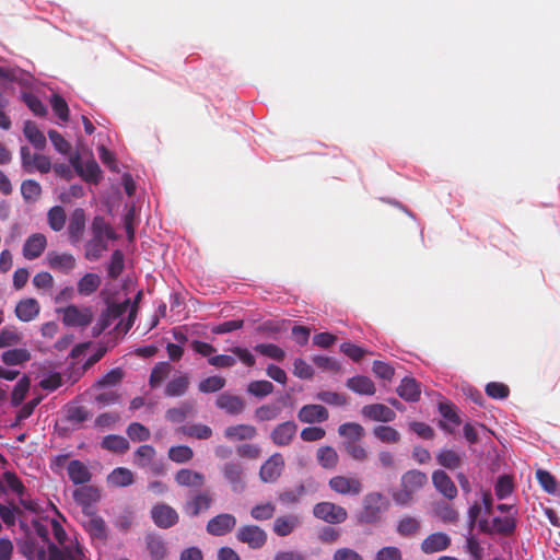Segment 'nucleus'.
Segmentation results:
<instances>
[{"instance_id":"1","label":"nucleus","mask_w":560,"mask_h":560,"mask_svg":"<svg viewBox=\"0 0 560 560\" xmlns=\"http://www.w3.org/2000/svg\"><path fill=\"white\" fill-rule=\"evenodd\" d=\"M92 237L85 244L84 257L90 261L101 258L108 248V241L115 240L116 234L103 217H95L92 222Z\"/></svg>"},{"instance_id":"2","label":"nucleus","mask_w":560,"mask_h":560,"mask_svg":"<svg viewBox=\"0 0 560 560\" xmlns=\"http://www.w3.org/2000/svg\"><path fill=\"white\" fill-rule=\"evenodd\" d=\"M427 483V474L418 469H410L402 474L400 488L392 492V498L397 505L407 506L413 502L416 494Z\"/></svg>"},{"instance_id":"3","label":"nucleus","mask_w":560,"mask_h":560,"mask_svg":"<svg viewBox=\"0 0 560 560\" xmlns=\"http://www.w3.org/2000/svg\"><path fill=\"white\" fill-rule=\"evenodd\" d=\"M51 530L58 544L63 546V549L58 548L55 544L48 545V559L49 560H83L84 553L81 546L75 542L65 545L67 533L60 523L56 520L50 521Z\"/></svg>"},{"instance_id":"4","label":"nucleus","mask_w":560,"mask_h":560,"mask_svg":"<svg viewBox=\"0 0 560 560\" xmlns=\"http://www.w3.org/2000/svg\"><path fill=\"white\" fill-rule=\"evenodd\" d=\"M388 501L381 492H370L363 498L359 522L375 524L381 521L382 514L387 510Z\"/></svg>"},{"instance_id":"5","label":"nucleus","mask_w":560,"mask_h":560,"mask_svg":"<svg viewBox=\"0 0 560 560\" xmlns=\"http://www.w3.org/2000/svg\"><path fill=\"white\" fill-rule=\"evenodd\" d=\"M215 501L214 493L209 489L195 490L189 493L183 504L184 513L189 517H197L208 512Z\"/></svg>"},{"instance_id":"6","label":"nucleus","mask_w":560,"mask_h":560,"mask_svg":"<svg viewBox=\"0 0 560 560\" xmlns=\"http://www.w3.org/2000/svg\"><path fill=\"white\" fill-rule=\"evenodd\" d=\"M313 514L316 518L329 524H339L347 520V510L332 502L324 501L314 505Z\"/></svg>"},{"instance_id":"7","label":"nucleus","mask_w":560,"mask_h":560,"mask_svg":"<svg viewBox=\"0 0 560 560\" xmlns=\"http://www.w3.org/2000/svg\"><path fill=\"white\" fill-rule=\"evenodd\" d=\"M328 487L331 491L348 497H357L363 491V483L359 478L343 475L331 477Z\"/></svg>"},{"instance_id":"8","label":"nucleus","mask_w":560,"mask_h":560,"mask_svg":"<svg viewBox=\"0 0 560 560\" xmlns=\"http://www.w3.org/2000/svg\"><path fill=\"white\" fill-rule=\"evenodd\" d=\"M156 451L152 445H140L133 453V464L140 468H149L154 475H163L164 466L155 460Z\"/></svg>"},{"instance_id":"9","label":"nucleus","mask_w":560,"mask_h":560,"mask_svg":"<svg viewBox=\"0 0 560 560\" xmlns=\"http://www.w3.org/2000/svg\"><path fill=\"white\" fill-rule=\"evenodd\" d=\"M62 313V323L69 327H86L93 319V313L90 306L79 307L74 304L60 310Z\"/></svg>"},{"instance_id":"10","label":"nucleus","mask_w":560,"mask_h":560,"mask_svg":"<svg viewBox=\"0 0 560 560\" xmlns=\"http://www.w3.org/2000/svg\"><path fill=\"white\" fill-rule=\"evenodd\" d=\"M130 300L126 299L121 303L108 304L106 310L101 314L97 324L93 327V335L98 336L107 329L114 320L121 317L129 308Z\"/></svg>"},{"instance_id":"11","label":"nucleus","mask_w":560,"mask_h":560,"mask_svg":"<svg viewBox=\"0 0 560 560\" xmlns=\"http://www.w3.org/2000/svg\"><path fill=\"white\" fill-rule=\"evenodd\" d=\"M22 167L26 173L38 171L46 174L51 168L50 159L43 154H31L28 147L23 145L20 150Z\"/></svg>"},{"instance_id":"12","label":"nucleus","mask_w":560,"mask_h":560,"mask_svg":"<svg viewBox=\"0 0 560 560\" xmlns=\"http://www.w3.org/2000/svg\"><path fill=\"white\" fill-rule=\"evenodd\" d=\"M221 471L233 492L242 493L245 490V472L241 463L228 462L222 466Z\"/></svg>"},{"instance_id":"13","label":"nucleus","mask_w":560,"mask_h":560,"mask_svg":"<svg viewBox=\"0 0 560 560\" xmlns=\"http://www.w3.org/2000/svg\"><path fill=\"white\" fill-rule=\"evenodd\" d=\"M236 538L252 549H260L267 542L266 532L253 524L241 526L236 533Z\"/></svg>"},{"instance_id":"14","label":"nucleus","mask_w":560,"mask_h":560,"mask_svg":"<svg viewBox=\"0 0 560 560\" xmlns=\"http://www.w3.org/2000/svg\"><path fill=\"white\" fill-rule=\"evenodd\" d=\"M151 518L159 528L167 529L178 523L179 515L173 506L158 503L151 509Z\"/></svg>"},{"instance_id":"15","label":"nucleus","mask_w":560,"mask_h":560,"mask_svg":"<svg viewBox=\"0 0 560 560\" xmlns=\"http://www.w3.org/2000/svg\"><path fill=\"white\" fill-rule=\"evenodd\" d=\"M236 526V517L231 513H220L211 517L206 525V530L212 536H224Z\"/></svg>"},{"instance_id":"16","label":"nucleus","mask_w":560,"mask_h":560,"mask_svg":"<svg viewBox=\"0 0 560 560\" xmlns=\"http://www.w3.org/2000/svg\"><path fill=\"white\" fill-rule=\"evenodd\" d=\"M46 264L54 271L68 275L77 267V259L70 253L50 250L46 255Z\"/></svg>"},{"instance_id":"17","label":"nucleus","mask_w":560,"mask_h":560,"mask_svg":"<svg viewBox=\"0 0 560 560\" xmlns=\"http://www.w3.org/2000/svg\"><path fill=\"white\" fill-rule=\"evenodd\" d=\"M283 468L282 455L275 453L261 465L259 477L264 482H275L281 476Z\"/></svg>"},{"instance_id":"18","label":"nucleus","mask_w":560,"mask_h":560,"mask_svg":"<svg viewBox=\"0 0 560 560\" xmlns=\"http://www.w3.org/2000/svg\"><path fill=\"white\" fill-rule=\"evenodd\" d=\"M451 546V537L443 532L428 535L421 542L420 549L425 555L441 552Z\"/></svg>"},{"instance_id":"19","label":"nucleus","mask_w":560,"mask_h":560,"mask_svg":"<svg viewBox=\"0 0 560 560\" xmlns=\"http://www.w3.org/2000/svg\"><path fill=\"white\" fill-rule=\"evenodd\" d=\"M296 432L298 425L294 421H284L271 431L270 439L277 446H288L295 438Z\"/></svg>"},{"instance_id":"20","label":"nucleus","mask_w":560,"mask_h":560,"mask_svg":"<svg viewBox=\"0 0 560 560\" xmlns=\"http://www.w3.org/2000/svg\"><path fill=\"white\" fill-rule=\"evenodd\" d=\"M361 413L364 418L377 422H392L396 419V412L384 404L365 405Z\"/></svg>"},{"instance_id":"21","label":"nucleus","mask_w":560,"mask_h":560,"mask_svg":"<svg viewBox=\"0 0 560 560\" xmlns=\"http://www.w3.org/2000/svg\"><path fill=\"white\" fill-rule=\"evenodd\" d=\"M47 247V238L43 233L31 234L22 248L24 258L33 260L42 256Z\"/></svg>"},{"instance_id":"22","label":"nucleus","mask_w":560,"mask_h":560,"mask_svg":"<svg viewBox=\"0 0 560 560\" xmlns=\"http://www.w3.org/2000/svg\"><path fill=\"white\" fill-rule=\"evenodd\" d=\"M174 480L179 487L197 488V490H200L206 483V477L202 472L189 468L177 470Z\"/></svg>"},{"instance_id":"23","label":"nucleus","mask_w":560,"mask_h":560,"mask_svg":"<svg viewBox=\"0 0 560 560\" xmlns=\"http://www.w3.org/2000/svg\"><path fill=\"white\" fill-rule=\"evenodd\" d=\"M432 483L438 492L448 500L457 497V488L451 477L444 470H435L432 474Z\"/></svg>"},{"instance_id":"24","label":"nucleus","mask_w":560,"mask_h":560,"mask_svg":"<svg viewBox=\"0 0 560 560\" xmlns=\"http://www.w3.org/2000/svg\"><path fill=\"white\" fill-rule=\"evenodd\" d=\"M85 231V212L82 208H77L71 213L69 225H68V234L71 244H78L84 234Z\"/></svg>"},{"instance_id":"25","label":"nucleus","mask_w":560,"mask_h":560,"mask_svg":"<svg viewBox=\"0 0 560 560\" xmlns=\"http://www.w3.org/2000/svg\"><path fill=\"white\" fill-rule=\"evenodd\" d=\"M215 406L229 415H240L245 409V401L242 397L230 393H222L217 397Z\"/></svg>"},{"instance_id":"26","label":"nucleus","mask_w":560,"mask_h":560,"mask_svg":"<svg viewBox=\"0 0 560 560\" xmlns=\"http://www.w3.org/2000/svg\"><path fill=\"white\" fill-rule=\"evenodd\" d=\"M328 417V410L322 405H305L298 413L299 420L304 423L323 422Z\"/></svg>"},{"instance_id":"27","label":"nucleus","mask_w":560,"mask_h":560,"mask_svg":"<svg viewBox=\"0 0 560 560\" xmlns=\"http://www.w3.org/2000/svg\"><path fill=\"white\" fill-rule=\"evenodd\" d=\"M40 311V305L36 299L27 298L18 302L15 306V315L22 322H31L35 319Z\"/></svg>"},{"instance_id":"28","label":"nucleus","mask_w":560,"mask_h":560,"mask_svg":"<svg viewBox=\"0 0 560 560\" xmlns=\"http://www.w3.org/2000/svg\"><path fill=\"white\" fill-rule=\"evenodd\" d=\"M464 457V453H458L451 448H442L436 454V462L446 469L456 470L463 466Z\"/></svg>"},{"instance_id":"29","label":"nucleus","mask_w":560,"mask_h":560,"mask_svg":"<svg viewBox=\"0 0 560 560\" xmlns=\"http://www.w3.org/2000/svg\"><path fill=\"white\" fill-rule=\"evenodd\" d=\"M68 476L74 485H84L92 478V474L85 464L81 460L73 459L69 462L67 467Z\"/></svg>"},{"instance_id":"30","label":"nucleus","mask_w":560,"mask_h":560,"mask_svg":"<svg viewBox=\"0 0 560 560\" xmlns=\"http://www.w3.org/2000/svg\"><path fill=\"white\" fill-rule=\"evenodd\" d=\"M256 434L257 430L252 424H236L224 430V436L230 441L252 440Z\"/></svg>"},{"instance_id":"31","label":"nucleus","mask_w":560,"mask_h":560,"mask_svg":"<svg viewBox=\"0 0 560 560\" xmlns=\"http://www.w3.org/2000/svg\"><path fill=\"white\" fill-rule=\"evenodd\" d=\"M189 385L190 378L188 375L178 374L166 384L164 394L167 397H180L187 393Z\"/></svg>"},{"instance_id":"32","label":"nucleus","mask_w":560,"mask_h":560,"mask_svg":"<svg viewBox=\"0 0 560 560\" xmlns=\"http://www.w3.org/2000/svg\"><path fill=\"white\" fill-rule=\"evenodd\" d=\"M346 385L350 390L359 395H374L376 390L373 381L364 375L350 377Z\"/></svg>"},{"instance_id":"33","label":"nucleus","mask_w":560,"mask_h":560,"mask_svg":"<svg viewBox=\"0 0 560 560\" xmlns=\"http://www.w3.org/2000/svg\"><path fill=\"white\" fill-rule=\"evenodd\" d=\"M397 394L406 401H418L421 395L419 383L412 377H404Z\"/></svg>"},{"instance_id":"34","label":"nucleus","mask_w":560,"mask_h":560,"mask_svg":"<svg viewBox=\"0 0 560 560\" xmlns=\"http://www.w3.org/2000/svg\"><path fill=\"white\" fill-rule=\"evenodd\" d=\"M73 499L79 505L86 509L100 499V493L92 486H82L73 491Z\"/></svg>"},{"instance_id":"35","label":"nucleus","mask_w":560,"mask_h":560,"mask_svg":"<svg viewBox=\"0 0 560 560\" xmlns=\"http://www.w3.org/2000/svg\"><path fill=\"white\" fill-rule=\"evenodd\" d=\"M101 284V277L96 273L89 272L79 279L77 290L80 295L89 296L96 292Z\"/></svg>"},{"instance_id":"36","label":"nucleus","mask_w":560,"mask_h":560,"mask_svg":"<svg viewBox=\"0 0 560 560\" xmlns=\"http://www.w3.org/2000/svg\"><path fill=\"white\" fill-rule=\"evenodd\" d=\"M300 525L299 516L294 514L277 517L273 523V532L280 537L290 535Z\"/></svg>"},{"instance_id":"37","label":"nucleus","mask_w":560,"mask_h":560,"mask_svg":"<svg viewBox=\"0 0 560 560\" xmlns=\"http://www.w3.org/2000/svg\"><path fill=\"white\" fill-rule=\"evenodd\" d=\"M23 133L25 138L34 145L37 150H44L46 148V137L38 129L36 122L27 120L24 124Z\"/></svg>"},{"instance_id":"38","label":"nucleus","mask_w":560,"mask_h":560,"mask_svg":"<svg viewBox=\"0 0 560 560\" xmlns=\"http://www.w3.org/2000/svg\"><path fill=\"white\" fill-rule=\"evenodd\" d=\"M316 459L324 469H335L339 462V455L331 446H320L316 452Z\"/></svg>"},{"instance_id":"39","label":"nucleus","mask_w":560,"mask_h":560,"mask_svg":"<svg viewBox=\"0 0 560 560\" xmlns=\"http://www.w3.org/2000/svg\"><path fill=\"white\" fill-rule=\"evenodd\" d=\"M101 446L113 453L124 454L130 445L126 438L116 434H109L103 438Z\"/></svg>"},{"instance_id":"40","label":"nucleus","mask_w":560,"mask_h":560,"mask_svg":"<svg viewBox=\"0 0 560 560\" xmlns=\"http://www.w3.org/2000/svg\"><path fill=\"white\" fill-rule=\"evenodd\" d=\"M338 433L347 440L346 442L354 443L364 438L365 430L360 423L346 422L339 425Z\"/></svg>"},{"instance_id":"41","label":"nucleus","mask_w":560,"mask_h":560,"mask_svg":"<svg viewBox=\"0 0 560 560\" xmlns=\"http://www.w3.org/2000/svg\"><path fill=\"white\" fill-rule=\"evenodd\" d=\"M194 411V405L189 401H184L178 407L167 409L165 418L170 422L182 423L188 416L192 415Z\"/></svg>"},{"instance_id":"42","label":"nucleus","mask_w":560,"mask_h":560,"mask_svg":"<svg viewBox=\"0 0 560 560\" xmlns=\"http://www.w3.org/2000/svg\"><path fill=\"white\" fill-rule=\"evenodd\" d=\"M1 360L7 365L23 364L31 360V353L24 348H14L4 351L1 354Z\"/></svg>"},{"instance_id":"43","label":"nucleus","mask_w":560,"mask_h":560,"mask_svg":"<svg viewBox=\"0 0 560 560\" xmlns=\"http://www.w3.org/2000/svg\"><path fill=\"white\" fill-rule=\"evenodd\" d=\"M177 432L198 440H208L212 436V429L209 425L201 423L182 425L177 429Z\"/></svg>"},{"instance_id":"44","label":"nucleus","mask_w":560,"mask_h":560,"mask_svg":"<svg viewBox=\"0 0 560 560\" xmlns=\"http://www.w3.org/2000/svg\"><path fill=\"white\" fill-rule=\"evenodd\" d=\"M421 528V523L413 516H405L397 524V533L402 537H413Z\"/></svg>"},{"instance_id":"45","label":"nucleus","mask_w":560,"mask_h":560,"mask_svg":"<svg viewBox=\"0 0 560 560\" xmlns=\"http://www.w3.org/2000/svg\"><path fill=\"white\" fill-rule=\"evenodd\" d=\"M108 482L116 487H127L133 483L135 478L131 470L125 467L115 468L107 478Z\"/></svg>"},{"instance_id":"46","label":"nucleus","mask_w":560,"mask_h":560,"mask_svg":"<svg viewBox=\"0 0 560 560\" xmlns=\"http://www.w3.org/2000/svg\"><path fill=\"white\" fill-rule=\"evenodd\" d=\"M172 365L168 362H159L151 371L149 385L151 388L159 387L170 375Z\"/></svg>"},{"instance_id":"47","label":"nucleus","mask_w":560,"mask_h":560,"mask_svg":"<svg viewBox=\"0 0 560 560\" xmlns=\"http://www.w3.org/2000/svg\"><path fill=\"white\" fill-rule=\"evenodd\" d=\"M78 175L88 183L97 184L101 179V168L97 162L92 158L83 163L81 172Z\"/></svg>"},{"instance_id":"48","label":"nucleus","mask_w":560,"mask_h":560,"mask_svg":"<svg viewBox=\"0 0 560 560\" xmlns=\"http://www.w3.org/2000/svg\"><path fill=\"white\" fill-rule=\"evenodd\" d=\"M66 220V211L61 206H54L47 212V223L55 232H59L65 228Z\"/></svg>"},{"instance_id":"49","label":"nucleus","mask_w":560,"mask_h":560,"mask_svg":"<svg viewBox=\"0 0 560 560\" xmlns=\"http://www.w3.org/2000/svg\"><path fill=\"white\" fill-rule=\"evenodd\" d=\"M168 458L177 464H185L192 459L194 451L187 445H176L168 448Z\"/></svg>"},{"instance_id":"50","label":"nucleus","mask_w":560,"mask_h":560,"mask_svg":"<svg viewBox=\"0 0 560 560\" xmlns=\"http://www.w3.org/2000/svg\"><path fill=\"white\" fill-rule=\"evenodd\" d=\"M21 194L26 202H35L42 195V187L34 179H25L21 184Z\"/></svg>"},{"instance_id":"51","label":"nucleus","mask_w":560,"mask_h":560,"mask_svg":"<svg viewBox=\"0 0 560 560\" xmlns=\"http://www.w3.org/2000/svg\"><path fill=\"white\" fill-rule=\"evenodd\" d=\"M373 434L383 443L395 444L400 441V433L389 425L375 427L373 429Z\"/></svg>"},{"instance_id":"52","label":"nucleus","mask_w":560,"mask_h":560,"mask_svg":"<svg viewBox=\"0 0 560 560\" xmlns=\"http://www.w3.org/2000/svg\"><path fill=\"white\" fill-rule=\"evenodd\" d=\"M254 350L259 354L278 362L283 361L285 358L284 350L275 343H258L254 347Z\"/></svg>"},{"instance_id":"53","label":"nucleus","mask_w":560,"mask_h":560,"mask_svg":"<svg viewBox=\"0 0 560 560\" xmlns=\"http://www.w3.org/2000/svg\"><path fill=\"white\" fill-rule=\"evenodd\" d=\"M31 386L30 378L27 376H23L21 380L18 381L15 384L12 393H11V404L14 407H18L22 404L24 400L28 389Z\"/></svg>"},{"instance_id":"54","label":"nucleus","mask_w":560,"mask_h":560,"mask_svg":"<svg viewBox=\"0 0 560 560\" xmlns=\"http://www.w3.org/2000/svg\"><path fill=\"white\" fill-rule=\"evenodd\" d=\"M124 254L121 250L116 249L110 256L109 264L107 266V275L110 279H117L124 271Z\"/></svg>"},{"instance_id":"55","label":"nucleus","mask_w":560,"mask_h":560,"mask_svg":"<svg viewBox=\"0 0 560 560\" xmlns=\"http://www.w3.org/2000/svg\"><path fill=\"white\" fill-rule=\"evenodd\" d=\"M147 548L153 560H163L167 555L166 545L159 537H149L147 539Z\"/></svg>"},{"instance_id":"56","label":"nucleus","mask_w":560,"mask_h":560,"mask_svg":"<svg viewBox=\"0 0 560 560\" xmlns=\"http://www.w3.org/2000/svg\"><path fill=\"white\" fill-rule=\"evenodd\" d=\"M128 438L133 442H145L150 439V430L140 422H131L126 430Z\"/></svg>"},{"instance_id":"57","label":"nucleus","mask_w":560,"mask_h":560,"mask_svg":"<svg viewBox=\"0 0 560 560\" xmlns=\"http://www.w3.org/2000/svg\"><path fill=\"white\" fill-rule=\"evenodd\" d=\"M124 372L120 368H116L104 374L100 380L96 381L94 387L103 388L115 386L121 382Z\"/></svg>"},{"instance_id":"58","label":"nucleus","mask_w":560,"mask_h":560,"mask_svg":"<svg viewBox=\"0 0 560 560\" xmlns=\"http://www.w3.org/2000/svg\"><path fill=\"white\" fill-rule=\"evenodd\" d=\"M273 384L269 381H253L247 386V392L256 397L262 398L270 395L273 392Z\"/></svg>"},{"instance_id":"59","label":"nucleus","mask_w":560,"mask_h":560,"mask_svg":"<svg viewBox=\"0 0 560 560\" xmlns=\"http://www.w3.org/2000/svg\"><path fill=\"white\" fill-rule=\"evenodd\" d=\"M225 384L226 381L224 377L214 375L202 380L198 385V389L201 393H217L221 390Z\"/></svg>"},{"instance_id":"60","label":"nucleus","mask_w":560,"mask_h":560,"mask_svg":"<svg viewBox=\"0 0 560 560\" xmlns=\"http://www.w3.org/2000/svg\"><path fill=\"white\" fill-rule=\"evenodd\" d=\"M536 478L541 486V488L550 494L557 493V487L558 481L556 480L555 476L551 475L549 471L544 469H538L536 471Z\"/></svg>"},{"instance_id":"61","label":"nucleus","mask_w":560,"mask_h":560,"mask_svg":"<svg viewBox=\"0 0 560 560\" xmlns=\"http://www.w3.org/2000/svg\"><path fill=\"white\" fill-rule=\"evenodd\" d=\"M515 520L511 516L505 517H494L492 521V529L495 533L510 535L515 529Z\"/></svg>"},{"instance_id":"62","label":"nucleus","mask_w":560,"mask_h":560,"mask_svg":"<svg viewBox=\"0 0 560 560\" xmlns=\"http://www.w3.org/2000/svg\"><path fill=\"white\" fill-rule=\"evenodd\" d=\"M316 398L330 406H345L348 402L346 395L330 390L319 392Z\"/></svg>"},{"instance_id":"63","label":"nucleus","mask_w":560,"mask_h":560,"mask_svg":"<svg viewBox=\"0 0 560 560\" xmlns=\"http://www.w3.org/2000/svg\"><path fill=\"white\" fill-rule=\"evenodd\" d=\"M485 390L493 399H505L510 395L509 386L500 382L488 383Z\"/></svg>"},{"instance_id":"64","label":"nucleus","mask_w":560,"mask_h":560,"mask_svg":"<svg viewBox=\"0 0 560 560\" xmlns=\"http://www.w3.org/2000/svg\"><path fill=\"white\" fill-rule=\"evenodd\" d=\"M86 528L92 537L100 539L106 537V524L100 516H92L86 524Z\"/></svg>"}]
</instances>
